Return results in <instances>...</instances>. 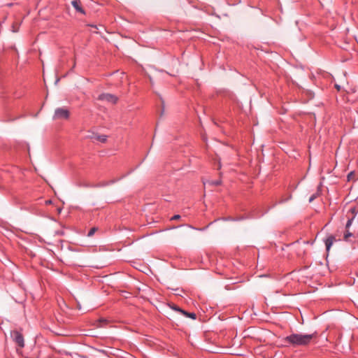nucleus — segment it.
Here are the masks:
<instances>
[{
    "mask_svg": "<svg viewBox=\"0 0 358 358\" xmlns=\"http://www.w3.org/2000/svg\"><path fill=\"white\" fill-rule=\"evenodd\" d=\"M315 337V334H292L283 338V342L285 346H306L308 345L312 339Z\"/></svg>",
    "mask_w": 358,
    "mask_h": 358,
    "instance_id": "nucleus-1",
    "label": "nucleus"
},
{
    "mask_svg": "<svg viewBox=\"0 0 358 358\" xmlns=\"http://www.w3.org/2000/svg\"><path fill=\"white\" fill-rule=\"evenodd\" d=\"M10 336L13 341L17 345V346H19L21 348L24 346V337L22 333L17 330H14L11 331Z\"/></svg>",
    "mask_w": 358,
    "mask_h": 358,
    "instance_id": "nucleus-2",
    "label": "nucleus"
},
{
    "mask_svg": "<svg viewBox=\"0 0 358 358\" xmlns=\"http://www.w3.org/2000/svg\"><path fill=\"white\" fill-rule=\"evenodd\" d=\"M98 100L115 104L117 101V97L108 93H102L99 95Z\"/></svg>",
    "mask_w": 358,
    "mask_h": 358,
    "instance_id": "nucleus-3",
    "label": "nucleus"
},
{
    "mask_svg": "<svg viewBox=\"0 0 358 358\" xmlns=\"http://www.w3.org/2000/svg\"><path fill=\"white\" fill-rule=\"evenodd\" d=\"M69 117V111L64 108H58L55 110L54 114L55 119H64L66 120Z\"/></svg>",
    "mask_w": 358,
    "mask_h": 358,
    "instance_id": "nucleus-4",
    "label": "nucleus"
},
{
    "mask_svg": "<svg viewBox=\"0 0 358 358\" xmlns=\"http://www.w3.org/2000/svg\"><path fill=\"white\" fill-rule=\"evenodd\" d=\"M336 241V237L333 235H330L326 238V239L324 240V243H325L326 250L327 252L329 251L331 247L332 246L333 243Z\"/></svg>",
    "mask_w": 358,
    "mask_h": 358,
    "instance_id": "nucleus-5",
    "label": "nucleus"
},
{
    "mask_svg": "<svg viewBox=\"0 0 358 358\" xmlns=\"http://www.w3.org/2000/svg\"><path fill=\"white\" fill-rule=\"evenodd\" d=\"M71 5L73 6V8L78 11V13H80L82 14L85 13L84 10L80 6V0H72L71 1Z\"/></svg>",
    "mask_w": 358,
    "mask_h": 358,
    "instance_id": "nucleus-6",
    "label": "nucleus"
},
{
    "mask_svg": "<svg viewBox=\"0 0 358 358\" xmlns=\"http://www.w3.org/2000/svg\"><path fill=\"white\" fill-rule=\"evenodd\" d=\"M351 237H354V234L352 232H350V229H345V231L343 235V240L345 241H350V238Z\"/></svg>",
    "mask_w": 358,
    "mask_h": 358,
    "instance_id": "nucleus-7",
    "label": "nucleus"
},
{
    "mask_svg": "<svg viewBox=\"0 0 358 358\" xmlns=\"http://www.w3.org/2000/svg\"><path fill=\"white\" fill-rule=\"evenodd\" d=\"M357 212H358V210L356 207H352L347 212L346 216H350V217H353V218H355V217L357 214Z\"/></svg>",
    "mask_w": 358,
    "mask_h": 358,
    "instance_id": "nucleus-8",
    "label": "nucleus"
},
{
    "mask_svg": "<svg viewBox=\"0 0 358 358\" xmlns=\"http://www.w3.org/2000/svg\"><path fill=\"white\" fill-rule=\"evenodd\" d=\"M107 320L104 318H100L95 322L94 325L96 327H103L107 324Z\"/></svg>",
    "mask_w": 358,
    "mask_h": 358,
    "instance_id": "nucleus-9",
    "label": "nucleus"
},
{
    "mask_svg": "<svg viewBox=\"0 0 358 358\" xmlns=\"http://www.w3.org/2000/svg\"><path fill=\"white\" fill-rule=\"evenodd\" d=\"M347 217H348V221L345 224V229H350L355 218H353V217H350V216H347Z\"/></svg>",
    "mask_w": 358,
    "mask_h": 358,
    "instance_id": "nucleus-10",
    "label": "nucleus"
},
{
    "mask_svg": "<svg viewBox=\"0 0 358 358\" xmlns=\"http://www.w3.org/2000/svg\"><path fill=\"white\" fill-rule=\"evenodd\" d=\"M97 229L98 228L96 227H92V229H90V230L87 233V236H92L94 234V233L97 231Z\"/></svg>",
    "mask_w": 358,
    "mask_h": 358,
    "instance_id": "nucleus-11",
    "label": "nucleus"
},
{
    "mask_svg": "<svg viewBox=\"0 0 358 358\" xmlns=\"http://www.w3.org/2000/svg\"><path fill=\"white\" fill-rule=\"evenodd\" d=\"M170 308L172 309V310H174L178 313L180 312L181 310V308L180 307H178V306L175 305V304H172V305H170Z\"/></svg>",
    "mask_w": 358,
    "mask_h": 358,
    "instance_id": "nucleus-12",
    "label": "nucleus"
},
{
    "mask_svg": "<svg viewBox=\"0 0 358 358\" xmlns=\"http://www.w3.org/2000/svg\"><path fill=\"white\" fill-rule=\"evenodd\" d=\"M96 139L101 142L104 143L106 141V136H97L96 137Z\"/></svg>",
    "mask_w": 358,
    "mask_h": 358,
    "instance_id": "nucleus-13",
    "label": "nucleus"
},
{
    "mask_svg": "<svg viewBox=\"0 0 358 358\" xmlns=\"http://www.w3.org/2000/svg\"><path fill=\"white\" fill-rule=\"evenodd\" d=\"M115 182V180H110V181H108V182H105V183H103V184H101V185H99V186H100V187H101V186H106V185H111V184L114 183Z\"/></svg>",
    "mask_w": 358,
    "mask_h": 358,
    "instance_id": "nucleus-14",
    "label": "nucleus"
},
{
    "mask_svg": "<svg viewBox=\"0 0 358 358\" xmlns=\"http://www.w3.org/2000/svg\"><path fill=\"white\" fill-rule=\"evenodd\" d=\"M196 314L194 313H188L187 317L192 318L193 320L196 319Z\"/></svg>",
    "mask_w": 358,
    "mask_h": 358,
    "instance_id": "nucleus-15",
    "label": "nucleus"
},
{
    "mask_svg": "<svg viewBox=\"0 0 358 358\" xmlns=\"http://www.w3.org/2000/svg\"><path fill=\"white\" fill-rule=\"evenodd\" d=\"M180 218V215H173L171 220H179Z\"/></svg>",
    "mask_w": 358,
    "mask_h": 358,
    "instance_id": "nucleus-16",
    "label": "nucleus"
},
{
    "mask_svg": "<svg viewBox=\"0 0 358 358\" xmlns=\"http://www.w3.org/2000/svg\"><path fill=\"white\" fill-rule=\"evenodd\" d=\"M353 176H354V172L351 171L350 173H349L348 175V180H350Z\"/></svg>",
    "mask_w": 358,
    "mask_h": 358,
    "instance_id": "nucleus-17",
    "label": "nucleus"
},
{
    "mask_svg": "<svg viewBox=\"0 0 358 358\" xmlns=\"http://www.w3.org/2000/svg\"><path fill=\"white\" fill-rule=\"evenodd\" d=\"M213 185H219L221 184V180H215L212 182Z\"/></svg>",
    "mask_w": 358,
    "mask_h": 358,
    "instance_id": "nucleus-18",
    "label": "nucleus"
},
{
    "mask_svg": "<svg viewBox=\"0 0 358 358\" xmlns=\"http://www.w3.org/2000/svg\"><path fill=\"white\" fill-rule=\"evenodd\" d=\"M316 197V194H313L309 199V202H312Z\"/></svg>",
    "mask_w": 358,
    "mask_h": 358,
    "instance_id": "nucleus-19",
    "label": "nucleus"
},
{
    "mask_svg": "<svg viewBox=\"0 0 358 358\" xmlns=\"http://www.w3.org/2000/svg\"><path fill=\"white\" fill-rule=\"evenodd\" d=\"M180 313L182 314L183 315H185L186 317L187 316V314H188V313L187 311H185V310H184L182 309H181Z\"/></svg>",
    "mask_w": 358,
    "mask_h": 358,
    "instance_id": "nucleus-20",
    "label": "nucleus"
},
{
    "mask_svg": "<svg viewBox=\"0 0 358 358\" xmlns=\"http://www.w3.org/2000/svg\"><path fill=\"white\" fill-rule=\"evenodd\" d=\"M291 197H292V196H291V195H289V198H288V199H282L280 202V203L285 202V201H287L288 199H291Z\"/></svg>",
    "mask_w": 358,
    "mask_h": 358,
    "instance_id": "nucleus-21",
    "label": "nucleus"
},
{
    "mask_svg": "<svg viewBox=\"0 0 358 358\" xmlns=\"http://www.w3.org/2000/svg\"><path fill=\"white\" fill-rule=\"evenodd\" d=\"M335 87H336V88L337 89V90H338V91L341 90V86H340V85H337V84H336V85H335Z\"/></svg>",
    "mask_w": 358,
    "mask_h": 358,
    "instance_id": "nucleus-22",
    "label": "nucleus"
},
{
    "mask_svg": "<svg viewBox=\"0 0 358 358\" xmlns=\"http://www.w3.org/2000/svg\"><path fill=\"white\" fill-rule=\"evenodd\" d=\"M164 111V106H163V107H162V111H161V114H160V115H161V116L163 115Z\"/></svg>",
    "mask_w": 358,
    "mask_h": 358,
    "instance_id": "nucleus-23",
    "label": "nucleus"
}]
</instances>
